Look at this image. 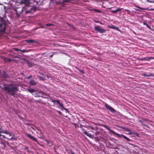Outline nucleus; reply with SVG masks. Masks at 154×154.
<instances>
[{
  "label": "nucleus",
  "mask_w": 154,
  "mask_h": 154,
  "mask_svg": "<svg viewBox=\"0 0 154 154\" xmlns=\"http://www.w3.org/2000/svg\"><path fill=\"white\" fill-rule=\"evenodd\" d=\"M4 90L7 93L14 96L16 92L18 90V88L16 86L10 84L4 86Z\"/></svg>",
  "instance_id": "1"
},
{
  "label": "nucleus",
  "mask_w": 154,
  "mask_h": 154,
  "mask_svg": "<svg viewBox=\"0 0 154 154\" xmlns=\"http://www.w3.org/2000/svg\"><path fill=\"white\" fill-rule=\"evenodd\" d=\"M106 129L109 131L110 133H112L114 134V135H116L118 137H123V138H124L126 140L128 141H131V140L128 138L126 136L123 135V134H118L116 132H115L114 131H112V130H111L109 128L107 127L106 126L105 127Z\"/></svg>",
  "instance_id": "2"
},
{
  "label": "nucleus",
  "mask_w": 154,
  "mask_h": 154,
  "mask_svg": "<svg viewBox=\"0 0 154 154\" xmlns=\"http://www.w3.org/2000/svg\"><path fill=\"white\" fill-rule=\"evenodd\" d=\"M6 24L3 20H0V32H4L6 30Z\"/></svg>",
  "instance_id": "3"
},
{
  "label": "nucleus",
  "mask_w": 154,
  "mask_h": 154,
  "mask_svg": "<svg viewBox=\"0 0 154 154\" xmlns=\"http://www.w3.org/2000/svg\"><path fill=\"white\" fill-rule=\"evenodd\" d=\"M82 126L85 127L84 125H80V128L81 129L82 132L87 136L93 139L94 138V136L93 135L89 134L86 131L85 129L82 128Z\"/></svg>",
  "instance_id": "4"
},
{
  "label": "nucleus",
  "mask_w": 154,
  "mask_h": 154,
  "mask_svg": "<svg viewBox=\"0 0 154 154\" xmlns=\"http://www.w3.org/2000/svg\"><path fill=\"white\" fill-rule=\"evenodd\" d=\"M94 29L95 31L100 33H105L106 31V29L101 28L99 26H94Z\"/></svg>",
  "instance_id": "5"
},
{
  "label": "nucleus",
  "mask_w": 154,
  "mask_h": 154,
  "mask_svg": "<svg viewBox=\"0 0 154 154\" xmlns=\"http://www.w3.org/2000/svg\"><path fill=\"white\" fill-rule=\"evenodd\" d=\"M45 95V96H47L48 95L43 92L39 91L38 92L36 93L35 94V97H41L44 98L43 96Z\"/></svg>",
  "instance_id": "6"
},
{
  "label": "nucleus",
  "mask_w": 154,
  "mask_h": 154,
  "mask_svg": "<svg viewBox=\"0 0 154 154\" xmlns=\"http://www.w3.org/2000/svg\"><path fill=\"white\" fill-rule=\"evenodd\" d=\"M105 106L106 109L109 110L110 112L113 113L116 112V110L112 107L110 106L108 104L105 103Z\"/></svg>",
  "instance_id": "7"
},
{
  "label": "nucleus",
  "mask_w": 154,
  "mask_h": 154,
  "mask_svg": "<svg viewBox=\"0 0 154 154\" xmlns=\"http://www.w3.org/2000/svg\"><path fill=\"white\" fill-rule=\"evenodd\" d=\"M26 136L29 138L30 139L33 140L35 141L38 143V141L33 136L30 134L26 133Z\"/></svg>",
  "instance_id": "8"
},
{
  "label": "nucleus",
  "mask_w": 154,
  "mask_h": 154,
  "mask_svg": "<svg viewBox=\"0 0 154 154\" xmlns=\"http://www.w3.org/2000/svg\"><path fill=\"white\" fill-rule=\"evenodd\" d=\"M154 59V57H146L143 58H142L141 59H140V60L142 61L143 60H146V61H149L151 59Z\"/></svg>",
  "instance_id": "9"
},
{
  "label": "nucleus",
  "mask_w": 154,
  "mask_h": 154,
  "mask_svg": "<svg viewBox=\"0 0 154 154\" xmlns=\"http://www.w3.org/2000/svg\"><path fill=\"white\" fill-rule=\"evenodd\" d=\"M121 128L123 129V130L127 131H129L130 132V133H128V134H132L133 133V132H131L130 130L128 128L125 127H122Z\"/></svg>",
  "instance_id": "10"
},
{
  "label": "nucleus",
  "mask_w": 154,
  "mask_h": 154,
  "mask_svg": "<svg viewBox=\"0 0 154 154\" xmlns=\"http://www.w3.org/2000/svg\"><path fill=\"white\" fill-rule=\"evenodd\" d=\"M136 7L137 8H139L140 9L143 10H147L148 11H154V9H149L148 8H143L141 7H140L137 6H136Z\"/></svg>",
  "instance_id": "11"
},
{
  "label": "nucleus",
  "mask_w": 154,
  "mask_h": 154,
  "mask_svg": "<svg viewBox=\"0 0 154 154\" xmlns=\"http://www.w3.org/2000/svg\"><path fill=\"white\" fill-rule=\"evenodd\" d=\"M13 49L15 51H21L22 53H25V52H26V50L25 49L21 50L19 49L18 48H14Z\"/></svg>",
  "instance_id": "12"
},
{
  "label": "nucleus",
  "mask_w": 154,
  "mask_h": 154,
  "mask_svg": "<svg viewBox=\"0 0 154 154\" xmlns=\"http://www.w3.org/2000/svg\"><path fill=\"white\" fill-rule=\"evenodd\" d=\"M122 9V8H119L116 10H112L111 12L112 13H115L118 12V11H121Z\"/></svg>",
  "instance_id": "13"
},
{
  "label": "nucleus",
  "mask_w": 154,
  "mask_h": 154,
  "mask_svg": "<svg viewBox=\"0 0 154 154\" xmlns=\"http://www.w3.org/2000/svg\"><path fill=\"white\" fill-rule=\"evenodd\" d=\"M26 42H27L28 43H37V42L36 41H35L33 39H29V40H26Z\"/></svg>",
  "instance_id": "14"
},
{
  "label": "nucleus",
  "mask_w": 154,
  "mask_h": 154,
  "mask_svg": "<svg viewBox=\"0 0 154 154\" xmlns=\"http://www.w3.org/2000/svg\"><path fill=\"white\" fill-rule=\"evenodd\" d=\"M27 64L29 67L34 66V64L33 63L30 62L28 60L27 61Z\"/></svg>",
  "instance_id": "15"
},
{
  "label": "nucleus",
  "mask_w": 154,
  "mask_h": 154,
  "mask_svg": "<svg viewBox=\"0 0 154 154\" xmlns=\"http://www.w3.org/2000/svg\"><path fill=\"white\" fill-rule=\"evenodd\" d=\"M109 27L110 28L113 29L115 30H117L118 31H120L119 29V28L117 27H116L113 26H109Z\"/></svg>",
  "instance_id": "16"
},
{
  "label": "nucleus",
  "mask_w": 154,
  "mask_h": 154,
  "mask_svg": "<svg viewBox=\"0 0 154 154\" xmlns=\"http://www.w3.org/2000/svg\"><path fill=\"white\" fill-rule=\"evenodd\" d=\"M29 84L32 85H35L37 84V83L33 80H31L30 81Z\"/></svg>",
  "instance_id": "17"
},
{
  "label": "nucleus",
  "mask_w": 154,
  "mask_h": 154,
  "mask_svg": "<svg viewBox=\"0 0 154 154\" xmlns=\"http://www.w3.org/2000/svg\"><path fill=\"white\" fill-rule=\"evenodd\" d=\"M45 141L47 142L48 145L50 146H51L53 145V144L50 141L48 140H45Z\"/></svg>",
  "instance_id": "18"
},
{
  "label": "nucleus",
  "mask_w": 154,
  "mask_h": 154,
  "mask_svg": "<svg viewBox=\"0 0 154 154\" xmlns=\"http://www.w3.org/2000/svg\"><path fill=\"white\" fill-rule=\"evenodd\" d=\"M27 91L30 93H34L36 92V91L35 89H27Z\"/></svg>",
  "instance_id": "19"
},
{
  "label": "nucleus",
  "mask_w": 154,
  "mask_h": 154,
  "mask_svg": "<svg viewBox=\"0 0 154 154\" xmlns=\"http://www.w3.org/2000/svg\"><path fill=\"white\" fill-rule=\"evenodd\" d=\"M75 67L81 73L83 74H84L85 73V72H84L83 70L82 69H81L79 68H78L77 66H75Z\"/></svg>",
  "instance_id": "20"
},
{
  "label": "nucleus",
  "mask_w": 154,
  "mask_h": 154,
  "mask_svg": "<svg viewBox=\"0 0 154 154\" xmlns=\"http://www.w3.org/2000/svg\"><path fill=\"white\" fill-rule=\"evenodd\" d=\"M143 75L144 76H146V77L152 76H153L154 75V74L153 73H150V74H149V75L144 74Z\"/></svg>",
  "instance_id": "21"
},
{
  "label": "nucleus",
  "mask_w": 154,
  "mask_h": 154,
  "mask_svg": "<svg viewBox=\"0 0 154 154\" xmlns=\"http://www.w3.org/2000/svg\"><path fill=\"white\" fill-rule=\"evenodd\" d=\"M1 144L2 145V149H4L6 147V145L4 142H2Z\"/></svg>",
  "instance_id": "22"
},
{
  "label": "nucleus",
  "mask_w": 154,
  "mask_h": 154,
  "mask_svg": "<svg viewBox=\"0 0 154 154\" xmlns=\"http://www.w3.org/2000/svg\"><path fill=\"white\" fill-rule=\"evenodd\" d=\"M72 0H63L62 1V2L63 3H68V2H70V1H71Z\"/></svg>",
  "instance_id": "23"
},
{
  "label": "nucleus",
  "mask_w": 154,
  "mask_h": 154,
  "mask_svg": "<svg viewBox=\"0 0 154 154\" xmlns=\"http://www.w3.org/2000/svg\"><path fill=\"white\" fill-rule=\"evenodd\" d=\"M92 10L95 11L99 13H100L101 12V11L99 10L96 9H93Z\"/></svg>",
  "instance_id": "24"
},
{
  "label": "nucleus",
  "mask_w": 154,
  "mask_h": 154,
  "mask_svg": "<svg viewBox=\"0 0 154 154\" xmlns=\"http://www.w3.org/2000/svg\"><path fill=\"white\" fill-rule=\"evenodd\" d=\"M39 135L40 136L39 138H42L43 136V133H42V132H40L39 133Z\"/></svg>",
  "instance_id": "25"
},
{
  "label": "nucleus",
  "mask_w": 154,
  "mask_h": 154,
  "mask_svg": "<svg viewBox=\"0 0 154 154\" xmlns=\"http://www.w3.org/2000/svg\"><path fill=\"white\" fill-rule=\"evenodd\" d=\"M37 77L38 78H39L40 80H43L44 79V78L43 77H42L40 76H39V75H38L37 76Z\"/></svg>",
  "instance_id": "26"
},
{
  "label": "nucleus",
  "mask_w": 154,
  "mask_h": 154,
  "mask_svg": "<svg viewBox=\"0 0 154 154\" xmlns=\"http://www.w3.org/2000/svg\"><path fill=\"white\" fill-rule=\"evenodd\" d=\"M100 132L99 131H97L95 133V135L96 136H98L100 134Z\"/></svg>",
  "instance_id": "27"
},
{
  "label": "nucleus",
  "mask_w": 154,
  "mask_h": 154,
  "mask_svg": "<svg viewBox=\"0 0 154 154\" xmlns=\"http://www.w3.org/2000/svg\"><path fill=\"white\" fill-rule=\"evenodd\" d=\"M55 102L59 104V105L60 103V101L59 100H56Z\"/></svg>",
  "instance_id": "28"
},
{
  "label": "nucleus",
  "mask_w": 154,
  "mask_h": 154,
  "mask_svg": "<svg viewBox=\"0 0 154 154\" xmlns=\"http://www.w3.org/2000/svg\"><path fill=\"white\" fill-rule=\"evenodd\" d=\"M52 25H53L51 23H47L46 25V26H50Z\"/></svg>",
  "instance_id": "29"
},
{
  "label": "nucleus",
  "mask_w": 154,
  "mask_h": 154,
  "mask_svg": "<svg viewBox=\"0 0 154 154\" xmlns=\"http://www.w3.org/2000/svg\"><path fill=\"white\" fill-rule=\"evenodd\" d=\"M24 149H26L28 152H29V151L28 150V147L25 146Z\"/></svg>",
  "instance_id": "30"
},
{
  "label": "nucleus",
  "mask_w": 154,
  "mask_h": 154,
  "mask_svg": "<svg viewBox=\"0 0 154 154\" xmlns=\"http://www.w3.org/2000/svg\"><path fill=\"white\" fill-rule=\"evenodd\" d=\"M68 153H71V154H75L74 152H73L72 151L70 150L69 151V152H68Z\"/></svg>",
  "instance_id": "31"
},
{
  "label": "nucleus",
  "mask_w": 154,
  "mask_h": 154,
  "mask_svg": "<svg viewBox=\"0 0 154 154\" xmlns=\"http://www.w3.org/2000/svg\"><path fill=\"white\" fill-rule=\"evenodd\" d=\"M8 62H11L12 60V59L10 58H7L6 60Z\"/></svg>",
  "instance_id": "32"
},
{
  "label": "nucleus",
  "mask_w": 154,
  "mask_h": 154,
  "mask_svg": "<svg viewBox=\"0 0 154 154\" xmlns=\"http://www.w3.org/2000/svg\"><path fill=\"white\" fill-rule=\"evenodd\" d=\"M59 105L62 108V109H63V107H64L63 104L60 103Z\"/></svg>",
  "instance_id": "33"
},
{
  "label": "nucleus",
  "mask_w": 154,
  "mask_h": 154,
  "mask_svg": "<svg viewBox=\"0 0 154 154\" xmlns=\"http://www.w3.org/2000/svg\"><path fill=\"white\" fill-rule=\"evenodd\" d=\"M36 128L37 130L40 132V133L41 132H42V131H41V129H38V128L37 127H36Z\"/></svg>",
  "instance_id": "34"
},
{
  "label": "nucleus",
  "mask_w": 154,
  "mask_h": 154,
  "mask_svg": "<svg viewBox=\"0 0 154 154\" xmlns=\"http://www.w3.org/2000/svg\"><path fill=\"white\" fill-rule=\"evenodd\" d=\"M85 127L86 128H88V129H90V126L87 125V126H85Z\"/></svg>",
  "instance_id": "35"
},
{
  "label": "nucleus",
  "mask_w": 154,
  "mask_h": 154,
  "mask_svg": "<svg viewBox=\"0 0 154 154\" xmlns=\"http://www.w3.org/2000/svg\"><path fill=\"white\" fill-rule=\"evenodd\" d=\"M146 27L148 28L149 29H151V27L147 24L146 25Z\"/></svg>",
  "instance_id": "36"
},
{
  "label": "nucleus",
  "mask_w": 154,
  "mask_h": 154,
  "mask_svg": "<svg viewBox=\"0 0 154 154\" xmlns=\"http://www.w3.org/2000/svg\"><path fill=\"white\" fill-rule=\"evenodd\" d=\"M8 132L7 131V130H5V132H4V133L5 134H8Z\"/></svg>",
  "instance_id": "37"
},
{
  "label": "nucleus",
  "mask_w": 154,
  "mask_h": 154,
  "mask_svg": "<svg viewBox=\"0 0 154 154\" xmlns=\"http://www.w3.org/2000/svg\"><path fill=\"white\" fill-rule=\"evenodd\" d=\"M135 134L136 136L137 137H139V135L137 133H135Z\"/></svg>",
  "instance_id": "38"
},
{
  "label": "nucleus",
  "mask_w": 154,
  "mask_h": 154,
  "mask_svg": "<svg viewBox=\"0 0 154 154\" xmlns=\"http://www.w3.org/2000/svg\"><path fill=\"white\" fill-rule=\"evenodd\" d=\"M90 129H91L92 130H94V128H93L92 126H90Z\"/></svg>",
  "instance_id": "39"
},
{
  "label": "nucleus",
  "mask_w": 154,
  "mask_h": 154,
  "mask_svg": "<svg viewBox=\"0 0 154 154\" xmlns=\"http://www.w3.org/2000/svg\"><path fill=\"white\" fill-rule=\"evenodd\" d=\"M51 101L52 102H54V103L56 101L55 100H53L52 99H51Z\"/></svg>",
  "instance_id": "40"
},
{
  "label": "nucleus",
  "mask_w": 154,
  "mask_h": 154,
  "mask_svg": "<svg viewBox=\"0 0 154 154\" xmlns=\"http://www.w3.org/2000/svg\"><path fill=\"white\" fill-rule=\"evenodd\" d=\"M8 134L10 136H11L12 135L9 132H8Z\"/></svg>",
  "instance_id": "41"
},
{
  "label": "nucleus",
  "mask_w": 154,
  "mask_h": 154,
  "mask_svg": "<svg viewBox=\"0 0 154 154\" xmlns=\"http://www.w3.org/2000/svg\"><path fill=\"white\" fill-rule=\"evenodd\" d=\"M63 109H64L65 110H66V111L68 112V110L66 108L64 107H63Z\"/></svg>",
  "instance_id": "42"
},
{
  "label": "nucleus",
  "mask_w": 154,
  "mask_h": 154,
  "mask_svg": "<svg viewBox=\"0 0 154 154\" xmlns=\"http://www.w3.org/2000/svg\"><path fill=\"white\" fill-rule=\"evenodd\" d=\"M39 73L40 74H41V75H45V74L43 73H42V72H39Z\"/></svg>",
  "instance_id": "43"
},
{
  "label": "nucleus",
  "mask_w": 154,
  "mask_h": 154,
  "mask_svg": "<svg viewBox=\"0 0 154 154\" xmlns=\"http://www.w3.org/2000/svg\"><path fill=\"white\" fill-rule=\"evenodd\" d=\"M31 77H32V76H31V75H30V76H28L27 77V78H28V79H30V78H31Z\"/></svg>",
  "instance_id": "44"
},
{
  "label": "nucleus",
  "mask_w": 154,
  "mask_h": 154,
  "mask_svg": "<svg viewBox=\"0 0 154 154\" xmlns=\"http://www.w3.org/2000/svg\"><path fill=\"white\" fill-rule=\"evenodd\" d=\"M139 122L141 124H143V122L141 120H139Z\"/></svg>",
  "instance_id": "45"
},
{
  "label": "nucleus",
  "mask_w": 154,
  "mask_h": 154,
  "mask_svg": "<svg viewBox=\"0 0 154 154\" xmlns=\"http://www.w3.org/2000/svg\"><path fill=\"white\" fill-rule=\"evenodd\" d=\"M5 130H2V131H0L1 133H4V132H5Z\"/></svg>",
  "instance_id": "46"
},
{
  "label": "nucleus",
  "mask_w": 154,
  "mask_h": 154,
  "mask_svg": "<svg viewBox=\"0 0 154 154\" xmlns=\"http://www.w3.org/2000/svg\"><path fill=\"white\" fill-rule=\"evenodd\" d=\"M143 24L144 25H146L147 24V23L146 22H143Z\"/></svg>",
  "instance_id": "47"
},
{
  "label": "nucleus",
  "mask_w": 154,
  "mask_h": 154,
  "mask_svg": "<svg viewBox=\"0 0 154 154\" xmlns=\"http://www.w3.org/2000/svg\"><path fill=\"white\" fill-rule=\"evenodd\" d=\"M2 137L3 138H5L6 137L4 135H2Z\"/></svg>",
  "instance_id": "48"
},
{
  "label": "nucleus",
  "mask_w": 154,
  "mask_h": 154,
  "mask_svg": "<svg viewBox=\"0 0 154 154\" xmlns=\"http://www.w3.org/2000/svg\"><path fill=\"white\" fill-rule=\"evenodd\" d=\"M53 54H52L50 56H49V57H52L53 56Z\"/></svg>",
  "instance_id": "49"
},
{
  "label": "nucleus",
  "mask_w": 154,
  "mask_h": 154,
  "mask_svg": "<svg viewBox=\"0 0 154 154\" xmlns=\"http://www.w3.org/2000/svg\"><path fill=\"white\" fill-rule=\"evenodd\" d=\"M5 75L3 76H5V77H8V75H6V74H5Z\"/></svg>",
  "instance_id": "50"
},
{
  "label": "nucleus",
  "mask_w": 154,
  "mask_h": 154,
  "mask_svg": "<svg viewBox=\"0 0 154 154\" xmlns=\"http://www.w3.org/2000/svg\"><path fill=\"white\" fill-rule=\"evenodd\" d=\"M30 11H26V13H30Z\"/></svg>",
  "instance_id": "51"
},
{
  "label": "nucleus",
  "mask_w": 154,
  "mask_h": 154,
  "mask_svg": "<svg viewBox=\"0 0 154 154\" xmlns=\"http://www.w3.org/2000/svg\"><path fill=\"white\" fill-rule=\"evenodd\" d=\"M14 58H19V57L17 56H15L14 57Z\"/></svg>",
  "instance_id": "52"
},
{
  "label": "nucleus",
  "mask_w": 154,
  "mask_h": 154,
  "mask_svg": "<svg viewBox=\"0 0 154 154\" xmlns=\"http://www.w3.org/2000/svg\"><path fill=\"white\" fill-rule=\"evenodd\" d=\"M16 12H17V14H18V11H17V10H16Z\"/></svg>",
  "instance_id": "53"
},
{
  "label": "nucleus",
  "mask_w": 154,
  "mask_h": 154,
  "mask_svg": "<svg viewBox=\"0 0 154 154\" xmlns=\"http://www.w3.org/2000/svg\"><path fill=\"white\" fill-rule=\"evenodd\" d=\"M96 23H99V22H100V21H95Z\"/></svg>",
  "instance_id": "54"
},
{
  "label": "nucleus",
  "mask_w": 154,
  "mask_h": 154,
  "mask_svg": "<svg viewBox=\"0 0 154 154\" xmlns=\"http://www.w3.org/2000/svg\"><path fill=\"white\" fill-rule=\"evenodd\" d=\"M1 131H0V137L2 136V135H1Z\"/></svg>",
  "instance_id": "55"
},
{
  "label": "nucleus",
  "mask_w": 154,
  "mask_h": 154,
  "mask_svg": "<svg viewBox=\"0 0 154 154\" xmlns=\"http://www.w3.org/2000/svg\"><path fill=\"white\" fill-rule=\"evenodd\" d=\"M136 10L137 11H140V10H138V9H136Z\"/></svg>",
  "instance_id": "56"
},
{
  "label": "nucleus",
  "mask_w": 154,
  "mask_h": 154,
  "mask_svg": "<svg viewBox=\"0 0 154 154\" xmlns=\"http://www.w3.org/2000/svg\"><path fill=\"white\" fill-rule=\"evenodd\" d=\"M144 125V126H147V127H148L147 125Z\"/></svg>",
  "instance_id": "57"
},
{
  "label": "nucleus",
  "mask_w": 154,
  "mask_h": 154,
  "mask_svg": "<svg viewBox=\"0 0 154 154\" xmlns=\"http://www.w3.org/2000/svg\"><path fill=\"white\" fill-rule=\"evenodd\" d=\"M125 11L128 12V10H125Z\"/></svg>",
  "instance_id": "58"
},
{
  "label": "nucleus",
  "mask_w": 154,
  "mask_h": 154,
  "mask_svg": "<svg viewBox=\"0 0 154 154\" xmlns=\"http://www.w3.org/2000/svg\"><path fill=\"white\" fill-rule=\"evenodd\" d=\"M152 3H154V1H152Z\"/></svg>",
  "instance_id": "59"
},
{
  "label": "nucleus",
  "mask_w": 154,
  "mask_h": 154,
  "mask_svg": "<svg viewBox=\"0 0 154 154\" xmlns=\"http://www.w3.org/2000/svg\"><path fill=\"white\" fill-rule=\"evenodd\" d=\"M91 131V132H92L94 133V132H93V131Z\"/></svg>",
  "instance_id": "60"
},
{
  "label": "nucleus",
  "mask_w": 154,
  "mask_h": 154,
  "mask_svg": "<svg viewBox=\"0 0 154 154\" xmlns=\"http://www.w3.org/2000/svg\"><path fill=\"white\" fill-rule=\"evenodd\" d=\"M100 24H102V23H101L100 22Z\"/></svg>",
  "instance_id": "61"
},
{
  "label": "nucleus",
  "mask_w": 154,
  "mask_h": 154,
  "mask_svg": "<svg viewBox=\"0 0 154 154\" xmlns=\"http://www.w3.org/2000/svg\"><path fill=\"white\" fill-rule=\"evenodd\" d=\"M32 8H31L30 9H31V10H32Z\"/></svg>",
  "instance_id": "62"
}]
</instances>
